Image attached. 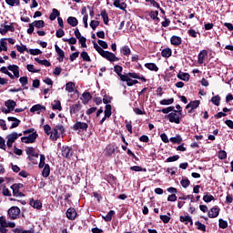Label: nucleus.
<instances>
[{
  "instance_id": "nucleus-1",
  "label": "nucleus",
  "mask_w": 233,
  "mask_h": 233,
  "mask_svg": "<svg viewBox=\"0 0 233 233\" xmlns=\"http://www.w3.org/2000/svg\"><path fill=\"white\" fill-rule=\"evenodd\" d=\"M63 132H65V127H63V125H57L51 131L50 138L53 139V141H56L59 139Z\"/></svg>"
},
{
  "instance_id": "nucleus-2",
  "label": "nucleus",
  "mask_w": 233,
  "mask_h": 233,
  "mask_svg": "<svg viewBox=\"0 0 233 233\" xmlns=\"http://www.w3.org/2000/svg\"><path fill=\"white\" fill-rule=\"evenodd\" d=\"M167 117L170 123H176L177 125L181 123V114L177 113V110L173 109V112L169 113Z\"/></svg>"
},
{
  "instance_id": "nucleus-3",
  "label": "nucleus",
  "mask_w": 233,
  "mask_h": 233,
  "mask_svg": "<svg viewBox=\"0 0 233 233\" xmlns=\"http://www.w3.org/2000/svg\"><path fill=\"white\" fill-rule=\"evenodd\" d=\"M7 214L9 216V219H17V218H19V214H21V208L17 206H13L8 209Z\"/></svg>"
},
{
  "instance_id": "nucleus-4",
  "label": "nucleus",
  "mask_w": 233,
  "mask_h": 233,
  "mask_svg": "<svg viewBox=\"0 0 233 233\" xmlns=\"http://www.w3.org/2000/svg\"><path fill=\"white\" fill-rule=\"evenodd\" d=\"M61 152L63 157H66V159H70V157L74 156V149L68 146H63Z\"/></svg>"
},
{
  "instance_id": "nucleus-5",
  "label": "nucleus",
  "mask_w": 233,
  "mask_h": 233,
  "mask_svg": "<svg viewBox=\"0 0 233 233\" xmlns=\"http://www.w3.org/2000/svg\"><path fill=\"white\" fill-rule=\"evenodd\" d=\"M37 133H32L28 137H22L21 141L22 143L30 144V143H35V140L37 139Z\"/></svg>"
},
{
  "instance_id": "nucleus-6",
  "label": "nucleus",
  "mask_w": 233,
  "mask_h": 233,
  "mask_svg": "<svg viewBox=\"0 0 233 233\" xmlns=\"http://www.w3.org/2000/svg\"><path fill=\"white\" fill-rule=\"evenodd\" d=\"M102 57H105V59H107V61H110L113 63L114 61H119V58L116 56V55L109 51H104L101 55Z\"/></svg>"
},
{
  "instance_id": "nucleus-7",
  "label": "nucleus",
  "mask_w": 233,
  "mask_h": 233,
  "mask_svg": "<svg viewBox=\"0 0 233 233\" xmlns=\"http://www.w3.org/2000/svg\"><path fill=\"white\" fill-rule=\"evenodd\" d=\"M200 101L199 100H194L189 102L186 108L188 110V114H192V112H194V110H196V108H198L200 105Z\"/></svg>"
},
{
  "instance_id": "nucleus-8",
  "label": "nucleus",
  "mask_w": 233,
  "mask_h": 233,
  "mask_svg": "<svg viewBox=\"0 0 233 233\" xmlns=\"http://www.w3.org/2000/svg\"><path fill=\"white\" fill-rule=\"evenodd\" d=\"M14 30H15L14 28V25H1V28H0V34L2 35H6V33L9 32H14Z\"/></svg>"
},
{
  "instance_id": "nucleus-9",
  "label": "nucleus",
  "mask_w": 233,
  "mask_h": 233,
  "mask_svg": "<svg viewBox=\"0 0 233 233\" xmlns=\"http://www.w3.org/2000/svg\"><path fill=\"white\" fill-rule=\"evenodd\" d=\"M81 103L77 102L76 104H74L70 106V114L71 116H76L79 114V111L81 110Z\"/></svg>"
},
{
  "instance_id": "nucleus-10",
  "label": "nucleus",
  "mask_w": 233,
  "mask_h": 233,
  "mask_svg": "<svg viewBox=\"0 0 233 233\" xmlns=\"http://www.w3.org/2000/svg\"><path fill=\"white\" fill-rule=\"evenodd\" d=\"M88 129V124L85 122H76L73 126V130H87Z\"/></svg>"
},
{
  "instance_id": "nucleus-11",
  "label": "nucleus",
  "mask_w": 233,
  "mask_h": 233,
  "mask_svg": "<svg viewBox=\"0 0 233 233\" xmlns=\"http://www.w3.org/2000/svg\"><path fill=\"white\" fill-rule=\"evenodd\" d=\"M29 205L33 207V208H36V210H41V208H43V203H41V200H35L34 198H31L29 200Z\"/></svg>"
},
{
  "instance_id": "nucleus-12",
  "label": "nucleus",
  "mask_w": 233,
  "mask_h": 233,
  "mask_svg": "<svg viewBox=\"0 0 233 233\" xmlns=\"http://www.w3.org/2000/svg\"><path fill=\"white\" fill-rule=\"evenodd\" d=\"M0 233H8L6 228V218L5 217H0Z\"/></svg>"
},
{
  "instance_id": "nucleus-13",
  "label": "nucleus",
  "mask_w": 233,
  "mask_h": 233,
  "mask_svg": "<svg viewBox=\"0 0 233 233\" xmlns=\"http://www.w3.org/2000/svg\"><path fill=\"white\" fill-rule=\"evenodd\" d=\"M55 50L57 56H59L58 57L59 63H63V60L65 59V51H63V49H61L57 45H55Z\"/></svg>"
},
{
  "instance_id": "nucleus-14",
  "label": "nucleus",
  "mask_w": 233,
  "mask_h": 233,
  "mask_svg": "<svg viewBox=\"0 0 233 233\" xmlns=\"http://www.w3.org/2000/svg\"><path fill=\"white\" fill-rule=\"evenodd\" d=\"M66 217L68 219H71V221H74L76 218H77V213L76 212V209L74 208H70L66 211Z\"/></svg>"
},
{
  "instance_id": "nucleus-15",
  "label": "nucleus",
  "mask_w": 233,
  "mask_h": 233,
  "mask_svg": "<svg viewBox=\"0 0 233 233\" xmlns=\"http://www.w3.org/2000/svg\"><path fill=\"white\" fill-rule=\"evenodd\" d=\"M208 218H218L219 216V208L218 207H214L212 208L208 213Z\"/></svg>"
},
{
  "instance_id": "nucleus-16",
  "label": "nucleus",
  "mask_w": 233,
  "mask_h": 233,
  "mask_svg": "<svg viewBox=\"0 0 233 233\" xmlns=\"http://www.w3.org/2000/svg\"><path fill=\"white\" fill-rule=\"evenodd\" d=\"M7 69L13 72L15 77L19 78V66L10 65L7 66Z\"/></svg>"
},
{
  "instance_id": "nucleus-17",
  "label": "nucleus",
  "mask_w": 233,
  "mask_h": 233,
  "mask_svg": "<svg viewBox=\"0 0 233 233\" xmlns=\"http://www.w3.org/2000/svg\"><path fill=\"white\" fill-rule=\"evenodd\" d=\"M208 55V53L207 52V50H202L199 52L198 57V65H203V63L205 62V57Z\"/></svg>"
},
{
  "instance_id": "nucleus-18",
  "label": "nucleus",
  "mask_w": 233,
  "mask_h": 233,
  "mask_svg": "<svg viewBox=\"0 0 233 233\" xmlns=\"http://www.w3.org/2000/svg\"><path fill=\"white\" fill-rule=\"evenodd\" d=\"M41 110H46V107L40 104H36L31 107L30 112H37V114H41Z\"/></svg>"
},
{
  "instance_id": "nucleus-19",
  "label": "nucleus",
  "mask_w": 233,
  "mask_h": 233,
  "mask_svg": "<svg viewBox=\"0 0 233 233\" xmlns=\"http://www.w3.org/2000/svg\"><path fill=\"white\" fill-rule=\"evenodd\" d=\"M25 152H26L27 156H29L31 157H39V154L35 153V148H34V147H27L25 149Z\"/></svg>"
},
{
  "instance_id": "nucleus-20",
  "label": "nucleus",
  "mask_w": 233,
  "mask_h": 233,
  "mask_svg": "<svg viewBox=\"0 0 233 233\" xmlns=\"http://www.w3.org/2000/svg\"><path fill=\"white\" fill-rule=\"evenodd\" d=\"M92 99V95L90 93L86 92L82 94L81 100L83 101L84 105H87L88 101Z\"/></svg>"
},
{
  "instance_id": "nucleus-21",
  "label": "nucleus",
  "mask_w": 233,
  "mask_h": 233,
  "mask_svg": "<svg viewBox=\"0 0 233 233\" xmlns=\"http://www.w3.org/2000/svg\"><path fill=\"white\" fill-rule=\"evenodd\" d=\"M145 67L147 68V70H151V72H157V70H159L157 65L154 63H147L145 64Z\"/></svg>"
},
{
  "instance_id": "nucleus-22",
  "label": "nucleus",
  "mask_w": 233,
  "mask_h": 233,
  "mask_svg": "<svg viewBox=\"0 0 233 233\" xmlns=\"http://www.w3.org/2000/svg\"><path fill=\"white\" fill-rule=\"evenodd\" d=\"M169 141L177 145H181V143L183 142V137H181V135H176V137L169 138Z\"/></svg>"
},
{
  "instance_id": "nucleus-23",
  "label": "nucleus",
  "mask_w": 233,
  "mask_h": 233,
  "mask_svg": "<svg viewBox=\"0 0 233 233\" xmlns=\"http://www.w3.org/2000/svg\"><path fill=\"white\" fill-rule=\"evenodd\" d=\"M11 188L13 190V195L15 198H25V194L19 191V188L15 187V186H11Z\"/></svg>"
},
{
  "instance_id": "nucleus-24",
  "label": "nucleus",
  "mask_w": 233,
  "mask_h": 233,
  "mask_svg": "<svg viewBox=\"0 0 233 233\" xmlns=\"http://www.w3.org/2000/svg\"><path fill=\"white\" fill-rule=\"evenodd\" d=\"M8 121H13L14 123L11 125V129L12 128H17V126L19 125V123H21V120L17 119L16 117L14 116H9Z\"/></svg>"
},
{
  "instance_id": "nucleus-25",
  "label": "nucleus",
  "mask_w": 233,
  "mask_h": 233,
  "mask_svg": "<svg viewBox=\"0 0 233 233\" xmlns=\"http://www.w3.org/2000/svg\"><path fill=\"white\" fill-rule=\"evenodd\" d=\"M180 221L181 223H185L186 225H188V223H190V225H193L194 223L192 222V217L190 216H180Z\"/></svg>"
},
{
  "instance_id": "nucleus-26",
  "label": "nucleus",
  "mask_w": 233,
  "mask_h": 233,
  "mask_svg": "<svg viewBox=\"0 0 233 233\" xmlns=\"http://www.w3.org/2000/svg\"><path fill=\"white\" fill-rule=\"evenodd\" d=\"M171 45H174L175 46H179L181 45V37L173 35L170 39Z\"/></svg>"
},
{
  "instance_id": "nucleus-27",
  "label": "nucleus",
  "mask_w": 233,
  "mask_h": 233,
  "mask_svg": "<svg viewBox=\"0 0 233 233\" xmlns=\"http://www.w3.org/2000/svg\"><path fill=\"white\" fill-rule=\"evenodd\" d=\"M75 89H76V84H74V82L66 83V92H69V94H72V92H74Z\"/></svg>"
},
{
  "instance_id": "nucleus-28",
  "label": "nucleus",
  "mask_w": 233,
  "mask_h": 233,
  "mask_svg": "<svg viewBox=\"0 0 233 233\" xmlns=\"http://www.w3.org/2000/svg\"><path fill=\"white\" fill-rule=\"evenodd\" d=\"M128 76L133 79H140L141 81H144V83L147 82V78H145V76H140L137 73H128Z\"/></svg>"
},
{
  "instance_id": "nucleus-29",
  "label": "nucleus",
  "mask_w": 233,
  "mask_h": 233,
  "mask_svg": "<svg viewBox=\"0 0 233 233\" xmlns=\"http://www.w3.org/2000/svg\"><path fill=\"white\" fill-rule=\"evenodd\" d=\"M42 176L43 177H48V176H50V165H45V167L42 170Z\"/></svg>"
},
{
  "instance_id": "nucleus-30",
  "label": "nucleus",
  "mask_w": 233,
  "mask_h": 233,
  "mask_svg": "<svg viewBox=\"0 0 233 233\" xmlns=\"http://www.w3.org/2000/svg\"><path fill=\"white\" fill-rule=\"evenodd\" d=\"M59 15H60L59 10L54 8L52 10V13H51L50 16H49V19H50V21H56V18L59 17Z\"/></svg>"
},
{
  "instance_id": "nucleus-31",
  "label": "nucleus",
  "mask_w": 233,
  "mask_h": 233,
  "mask_svg": "<svg viewBox=\"0 0 233 233\" xmlns=\"http://www.w3.org/2000/svg\"><path fill=\"white\" fill-rule=\"evenodd\" d=\"M5 106L9 108V110H14L15 108L16 103L14 100H7L5 103Z\"/></svg>"
},
{
  "instance_id": "nucleus-32",
  "label": "nucleus",
  "mask_w": 233,
  "mask_h": 233,
  "mask_svg": "<svg viewBox=\"0 0 233 233\" xmlns=\"http://www.w3.org/2000/svg\"><path fill=\"white\" fill-rule=\"evenodd\" d=\"M116 215V211L114 210H110L106 216H103V219H105V221H112V217H114Z\"/></svg>"
},
{
  "instance_id": "nucleus-33",
  "label": "nucleus",
  "mask_w": 233,
  "mask_h": 233,
  "mask_svg": "<svg viewBox=\"0 0 233 233\" xmlns=\"http://www.w3.org/2000/svg\"><path fill=\"white\" fill-rule=\"evenodd\" d=\"M121 53L123 54V56H130V54H132V51L130 50V47H128V46H124L121 49H120Z\"/></svg>"
},
{
  "instance_id": "nucleus-34",
  "label": "nucleus",
  "mask_w": 233,
  "mask_h": 233,
  "mask_svg": "<svg viewBox=\"0 0 233 233\" xmlns=\"http://www.w3.org/2000/svg\"><path fill=\"white\" fill-rule=\"evenodd\" d=\"M67 23L68 25H70L71 26H77V18L74 17V16H69L67 18Z\"/></svg>"
},
{
  "instance_id": "nucleus-35",
  "label": "nucleus",
  "mask_w": 233,
  "mask_h": 233,
  "mask_svg": "<svg viewBox=\"0 0 233 233\" xmlns=\"http://www.w3.org/2000/svg\"><path fill=\"white\" fill-rule=\"evenodd\" d=\"M33 25L35 28H44L45 27V21L43 20H35L33 22Z\"/></svg>"
},
{
  "instance_id": "nucleus-36",
  "label": "nucleus",
  "mask_w": 233,
  "mask_h": 233,
  "mask_svg": "<svg viewBox=\"0 0 233 233\" xmlns=\"http://www.w3.org/2000/svg\"><path fill=\"white\" fill-rule=\"evenodd\" d=\"M162 57H170L172 56V49L170 48H165L161 52Z\"/></svg>"
},
{
  "instance_id": "nucleus-37",
  "label": "nucleus",
  "mask_w": 233,
  "mask_h": 233,
  "mask_svg": "<svg viewBox=\"0 0 233 233\" xmlns=\"http://www.w3.org/2000/svg\"><path fill=\"white\" fill-rule=\"evenodd\" d=\"M177 77L182 81H188V79H190V75H188V73H180L177 75Z\"/></svg>"
},
{
  "instance_id": "nucleus-38",
  "label": "nucleus",
  "mask_w": 233,
  "mask_h": 233,
  "mask_svg": "<svg viewBox=\"0 0 233 233\" xmlns=\"http://www.w3.org/2000/svg\"><path fill=\"white\" fill-rule=\"evenodd\" d=\"M116 152V147L114 146H107L106 147V156H112Z\"/></svg>"
},
{
  "instance_id": "nucleus-39",
  "label": "nucleus",
  "mask_w": 233,
  "mask_h": 233,
  "mask_svg": "<svg viewBox=\"0 0 233 233\" xmlns=\"http://www.w3.org/2000/svg\"><path fill=\"white\" fill-rule=\"evenodd\" d=\"M35 61L36 63H38V65H43L44 66H51L50 62L46 59L41 60L39 58H35Z\"/></svg>"
},
{
  "instance_id": "nucleus-40",
  "label": "nucleus",
  "mask_w": 233,
  "mask_h": 233,
  "mask_svg": "<svg viewBox=\"0 0 233 233\" xmlns=\"http://www.w3.org/2000/svg\"><path fill=\"white\" fill-rule=\"evenodd\" d=\"M16 50L20 53V54H23L25 52H29L28 48L26 47V46L25 45H16Z\"/></svg>"
},
{
  "instance_id": "nucleus-41",
  "label": "nucleus",
  "mask_w": 233,
  "mask_h": 233,
  "mask_svg": "<svg viewBox=\"0 0 233 233\" xmlns=\"http://www.w3.org/2000/svg\"><path fill=\"white\" fill-rule=\"evenodd\" d=\"M196 227H198V230H201L202 232H207V226L202 224L199 221L195 222Z\"/></svg>"
},
{
  "instance_id": "nucleus-42",
  "label": "nucleus",
  "mask_w": 233,
  "mask_h": 233,
  "mask_svg": "<svg viewBox=\"0 0 233 233\" xmlns=\"http://www.w3.org/2000/svg\"><path fill=\"white\" fill-rule=\"evenodd\" d=\"M105 116L106 117H110L112 116V106L111 105H106V109H105Z\"/></svg>"
},
{
  "instance_id": "nucleus-43",
  "label": "nucleus",
  "mask_w": 233,
  "mask_h": 233,
  "mask_svg": "<svg viewBox=\"0 0 233 233\" xmlns=\"http://www.w3.org/2000/svg\"><path fill=\"white\" fill-rule=\"evenodd\" d=\"M93 46L100 56H103L105 50L101 46H99V45H97V43H96L95 41H93Z\"/></svg>"
},
{
  "instance_id": "nucleus-44",
  "label": "nucleus",
  "mask_w": 233,
  "mask_h": 233,
  "mask_svg": "<svg viewBox=\"0 0 233 233\" xmlns=\"http://www.w3.org/2000/svg\"><path fill=\"white\" fill-rule=\"evenodd\" d=\"M80 57H82L83 61H87L88 63H90V61H92V59H90V56H88V53L86 51H83L80 54Z\"/></svg>"
},
{
  "instance_id": "nucleus-45",
  "label": "nucleus",
  "mask_w": 233,
  "mask_h": 233,
  "mask_svg": "<svg viewBox=\"0 0 233 233\" xmlns=\"http://www.w3.org/2000/svg\"><path fill=\"white\" fill-rule=\"evenodd\" d=\"M203 201H205V203H210V201H214V196L206 193V195L203 197Z\"/></svg>"
},
{
  "instance_id": "nucleus-46",
  "label": "nucleus",
  "mask_w": 233,
  "mask_h": 233,
  "mask_svg": "<svg viewBox=\"0 0 233 233\" xmlns=\"http://www.w3.org/2000/svg\"><path fill=\"white\" fill-rule=\"evenodd\" d=\"M221 101V97L219 96H215L211 98V102L213 105H216V106H219V103Z\"/></svg>"
},
{
  "instance_id": "nucleus-47",
  "label": "nucleus",
  "mask_w": 233,
  "mask_h": 233,
  "mask_svg": "<svg viewBox=\"0 0 233 233\" xmlns=\"http://www.w3.org/2000/svg\"><path fill=\"white\" fill-rule=\"evenodd\" d=\"M130 170H133L134 172H147V168H143L139 166H133L130 167Z\"/></svg>"
},
{
  "instance_id": "nucleus-48",
  "label": "nucleus",
  "mask_w": 233,
  "mask_h": 233,
  "mask_svg": "<svg viewBox=\"0 0 233 233\" xmlns=\"http://www.w3.org/2000/svg\"><path fill=\"white\" fill-rule=\"evenodd\" d=\"M17 137H18V135L16 132H14L7 136V139L9 141H13V143H15V140L17 139Z\"/></svg>"
},
{
  "instance_id": "nucleus-49",
  "label": "nucleus",
  "mask_w": 233,
  "mask_h": 233,
  "mask_svg": "<svg viewBox=\"0 0 233 233\" xmlns=\"http://www.w3.org/2000/svg\"><path fill=\"white\" fill-rule=\"evenodd\" d=\"M5 3L9 6H19V0H5Z\"/></svg>"
},
{
  "instance_id": "nucleus-50",
  "label": "nucleus",
  "mask_w": 233,
  "mask_h": 233,
  "mask_svg": "<svg viewBox=\"0 0 233 233\" xmlns=\"http://www.w3.org/2000/svg\"><path fill=\"white\" fill-rule=\"evenodd\" d=\"M46 159V157H45V155H40V162L38 164L39 168H45V165H46L45 163Z\"/></svg>"
},
{
  "instance_id": "nucleus-51",
  "label": "nucleus",
  "mask_w": 233,
  "mask_h": 233,
  "mask_svg": "<svg viewBox=\"0 0 233 233\" xmlns=\"http://www.w3.org/2000/svg\"><path fill=\"white\" fill-rule=\"evenodd\" d=\"M100 15L103 18L104 23L108 25V14H106V11H102Z\"/></svg>"
},
{
  "instance_id": "nucleus-52",
  "label": "nucleus",
  "mask_w": 233,
  "mask_h": 233,
  "mask_svg": "<svg viewBox=\"0 0 233 233\" xmlns=\"http://www.w3.org/2000/svg\"><path fill=\"white\" fill-rule=\"evenodd\" d=\"M114 72H116V74L118 76H121V73L123 72V66H118V65L115 66H114Z\"/></svg>"
},
{
  "instance_id": "nucleus-53",
  "label": "nucleus",
  "mask_w": 233,
  "mask_h": 233,
  "mask_svg": "<svg viewBox=\"0 0 233 233\" xmlns=\"http://www.w3.org/2000/svg\"><path fill=\"white\" fill-rule=\"evenodd\" d=\"M218 226H219L220 228H227V227H228V222L220 218L218 220Z\"/></svg>"
},
{
  "instance_id": "nucleus-54",
  "label": "nucleus",
  "mask_w": 233,
  "mask_h": 233,
  "mask_svg": "<svg viewBox=\"0 0 233 233\" xmlns=\"http://www.w3.org/2000/svg\"><path fill=\"white\" fill-rule=\"evenodd\" d=\"M53 110L62 111L63 107L61 106V102L59 100L55 101V105L53 106Z\"/></svg>"
},
{
  "instance_id": "nucleus-55",
  "label": "nucleus",
  "mask_w": 233,
  "mask_h": 233,
  "mask_svg": "<svg viewBox=\"0 0 233 233\" xmlns=\"http://www.w3.org/2000/svg\"><path fill=\"white\" fill-rule=\"evenodd\" d=\"M180 185L183 187V188H187V187H190V180H188V179H182L180 181Z\"/></svg>"
},
{
  "instance_id": "nucleus-56",
  "label": "nucleus",
  "mask_w": 233,
  "mask_h": 233,
  "mask_svg": "<svg viewBox=\"0 0 233 233\" xmlns=\"http://www.w3.org/2000/svg\"><path fill=\"white\" fill-rule=\"evenodd\" d=\"M19 82L21 83L22 86L28 85V76H21L19 78Z\"/></svg>"
},
{
  "instance_id": "nucleus-57",
  "label": "nucleus",
  "mask_w": 233,
  "mask_h": 233,
  "mask_svg": "<svg viewBox=\"0 0 233 233\" xmlns=\"http://www.w3.org/2000/svg\"><path fill=\"white\" fill-rule=\"evenodd\" d=\"M44 132L47 136H50V134H52V127H50V125L46 124L44 126Z\"/></svg>"
},
{
  "instance_id": "nucleus-58",
  "label": "nucleus",
  "mask_w": 233,
  "mask_h": 233,
  "mask_svg": "<svg viewBox=\"0 0 233 233\" xmlns=\"http://www.w3.org/2000/svg\"><path fill=\"white\" fill-rule=\"evenodd\" d=\"M174 106H168L166 108H163L162 110H157V112H162L163 114H169V112H173Z\"/></svg>"
},
{
  "instance_id": "nucleus-59",
  "label": "nucleus",
  "mask_w": 233,
  "mask_h": 233,
  "mask_svg": "<svg viewBox=\"0 0 233 233\" xmlns=\"http://www.w3.org/2000/svg\"><path fill=\"white\" fill-rule=\"evenodd\" d=\"M177 159H179L178 155L169 157L167 158L166 163H173V161H177Z\"/></svg>"
},
{
  "instance_id": "nucleus-60",
  "label": "nucleus",
  "mask_w": 233,
  "mask_h": 233,
  "mask_svg": "<svg viewBox=\"0 0 233 233\" xmlns=\"http://www.w3.org/2000/svg\"><path fill=\"white\" fill-rule=\"evenodd\" d=\"M174 98L163 99L160 101V105H172Z\"/></svg>"
},
{
  "instance_id": "nucleus-61",
  "label": "nucleus",
  "mask_w": 233,
  "mask_h": 233,
  "mask_svg": "<svg viewBox=\"0 0 233 233\" xmlns=\"http://www.w3.org/2000/svg\"><path fill=\"white\" fill-rule=\"evenodd\" d=\"M29 54H31V56H39L43 54V52L39 49H29Z\"/></svg>"
},
{
  "instance_id": "nucleus-62",
  "label": "nucleus",
  "mask_w": 233,
  "mask_h": 233,
  "mask_svg": "<svg viewBox=\"0 0 233 233\" xmlns=\"http://www.w3.org/2000/svg\"><path fill=\"white\" fill-rule=\"evenodd\" d=\"M89 25L91 26V28L93 30H96V28H97V26H99V21L92 20L90 22Z\"/></svg>"
},
{
  "instance_id": "nucleus-63",
  "label": "nucleus",
  "mask_w": 233,
  "mask_h": 233,
  "mask_svg": "<svg viewBox=\"0 0 233 233\" xmlns=\"http://www.w3.org/2000/svg\"><path fill=\"white\" fill-rule=\"evenodd\" d=\"M218 159H227V151L221 150L218 152Z\"/></svg>"
},
{
  "instance_id": "nucleus-64",
  "label": "nucleus",
  "mask_w": 233,
  "mask_h": 233,
  "mask_svg": "<svg viewBox=\"0 0 233 233\" xmlns=\"http://www.w3.org/2000/svg\"><path fill=\"white\" fill-rule=\"evenodd\" d=\"M160 219L163 221V223H168L170 221V217L167 215H161Z\"/></svg>"
}]
</instances>
